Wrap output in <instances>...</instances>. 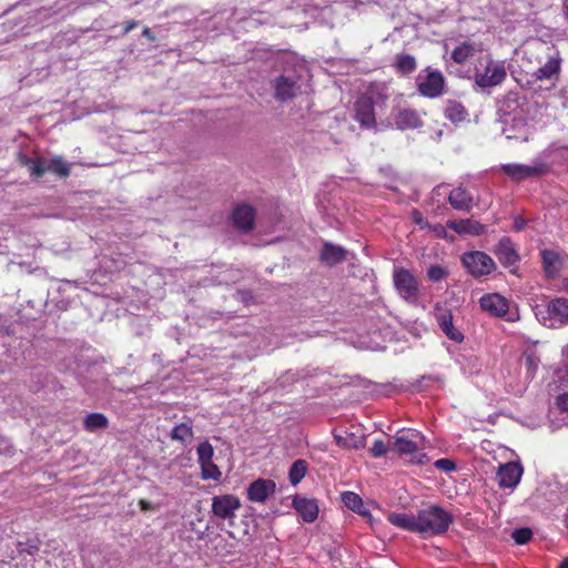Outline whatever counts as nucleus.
Instances as JSON below:
<instances>
[{"label": "nucleus", "instance_id": "nucleus-23", "mask_svg": "<svg viewBox=\"0 0 568 568\" xmlns=\"http://www.w3.org/2000/svg\"><path fill=\"white\" fill-rule=\"evenodd\" d=\"M495 254L504 266L515 265L519 258L516 248L509 237H503L499 241L495 250Z\"/></svg>", "mask_w": 568, "mask_h": 568}, {"label": "nucleus", "instance_id": "nucleus-7", "mask_svg": "<svg viewBox=\"0 0 568 568\" xmlns=\"http://www.w3.org/2000/svg\"><path fill=\"white\" fill-rule=\"evenodd\" d=\"M549 170V165L541 160H535L531 164L507 163L501 165V171L516 182L545 175Z\"/></svg>", "mask_w": 568, "mask_h": 568}, {"label": "nucleus", "instance_id": "nucleus-31", "mask_svg": "<svg viewBox=\"0 0 568 568\" xmlns=\"http://www.w3.org/2000/svg\"><path fill=\"white\" fill-rule=\"evenodd\" d=\"M475 52H476V48H475L474 43L464 42L453 50L452 59L456 63L462 64V63L466 62L468 60V58L474 55Z\"/></svg>", "mask_w": 568, "mask_h": 568}, {"label": "nucleus", "instance_id": "nucleus-55", "mask_svg": "<svg viewBox=\"0 0 568 568\" xmlns=\"http://www.w3.org/2000/svg\"><path fill=\"white\" fill-rule=\"evenodd\" d=\"M520 227V223H517L516 229L519 230Z\"/></svg>", "mask_w": 568, "mask_h": 568}, {"label": "nucleus", "instance_id": "nucleus-53", "mask_svg": "<svg viewBox=\"0 0 568 568\" xmlns=\"http://www.w3.org/2000/svg\"><path fill=\"white\" fill-rule=\"evenodd\" d=\"M564 288L568 292V278L564 280Z\"/></svg>", "mask_w": 568, "mask_h": 568}, {"label": "nucleus", "instance_id": "nucleus-16", "mask_svg": "<svg viewBox=\"0 0 568 568\" xmlns=\"http://www.w3.org/2000/svg\"><path fill=\"white\" fill-rule=\"evenodd\" d=\"M480 307L493 316L501 317L507 314L509 302L498 293H488L479 298Z\"/></svg>", "mask_w": 568, "mask_h": 568}, {"label": "nucleus", "instance_id": "nucleus-9", "mask_svg": "<svg viewBox=\"0 0 568 568\" xmlns=\"http://www.w3.org/2000/svg\"><path fill=\"white\" fill-rule=\"evenodd\" d=\"M29 171L36 178L42 176L45 172H52L61 178H67L71 171V164L64 161L61 156H53L50 159L38 158L28 161Z\"/></svg>", "mask_w": 568, "mask_h": 568}, {"label": "nucleus", "instance_id": "nucleus-25", "mask_svg": "<svg viewBox=\"0 0 568 568\" xmlns=\"http://www.w3.org/2000/svg\"><path fill=\"white\" fill-rule=\"evenodd\" d=\"M347 254L348 252L343 246L325 243L320 258L324 264L333 266L346 260Z\"/></svg>", "mask_w": 568, "mask_h": 568}, {"label": "nucleus", "instance_id": "nucleus-48", "mask_svg": "<svg viewBox=\"0 0 568 568\" xmlns=\"http://www.w3.org/2000/svg\"><path fill=\"white\" fill-rule=\"evenodd\" d=\"M432 230L438 237H446L447 235L446 229L443 225H436Z\"/></svg>", "mask_w": 568, "mask_h": 568}, {"label": "nucleus", "instance_id": "nucleus-26", "mask_svg": "<svg viewBox=\"0 0 568 568\" xmlns=\"http://www.w3.org/2000/svg\"><path fill=\"white\" fill-rule=\"evenodd\" d=\"M544 268L548 277H556L562 266L564 257L560 253L551 250H544L541 252Z\"/></svg>", "mask_w": 568, "mask_h": 568}, {"label": "nucleus", "instance_id": "nucleus-1", "mask_svg": "<svg viewBox=\"0 0 568 568\" xmlns=\"http://www.w3.org/2000/svg\"><path fill=\"white\" fill-rule=\"evenodd\" d=\"M388 99L386 88L381 84H372L363 92L354 103V119L363 129H375V106H381Z\"/></svg>", "mask_w": 568, "mask_h": 568}, {"label": "nucleus", "instance_id": "nucleus-10", "mask_svg": "<svg viewBox=\"0 0 568 568\" xmlns=\"http://www.w3.org/2000/svg\"><path fill=\"white\" fill-rule=\"evenodd\" d=\"M288 64V58L286 57V65ZM286 73L288 68L286 67ZM294 74H286V98L296 97L300 93L306 92L310 88V70L305 62H297L293 67Z\"/></svg>", "mask_w": 568, "mask_h": 568}, {"label": "nucleus", "instance_id": "nucleus-28", "mask_svg": "<svg viewBox=\"0 0 568 568\" xmlns=\"http://www.w3.org/2000/svg\"><path fill=\"white\" fill-rule=\"evenodd\" d=\"M449 204L459 211H470L473 207V196L464 189L453 190L448 196Z\"/></svg>", "mask_w": 568, "mask_h": 568}, {"label": "nucleus", "instance_id": "nucleus-2", "mask_svg": "<svg viewBox=\"0 0 568 568\" xmlns=\"http://www.w3.org/2000/svg\"><path fill=\"white\" fill-rule=\"evenodd\" d=\"M426 447L424 435L416 429L397 432L392 449L400 456L409 457L416 464H424L428 457L423 450Z\"/></svg>", "mask_w": 568, "mask_h": 568}, {"label": "nucleus", "instance_id": "nucleus-11", "mask_svg": "<svg viewBox=\"0 0 568 568\" xmlns=\"http://www.w3.org/2000/svg\"><path fill=\"white\" fill-rule=\"evenodd\" d=\"M394 285L398 294L406 301L415 303L419 295L416 277L405 268H396L393 274Z\"/></svg>", "mask_w": 568, "mask_h": 568}, {"label": "nucleus", "instance_id": "nucleus-51", "mask_svg": "<svg viewBox=\"0 0 568 568\" xmlns=\"http://www.w3.org/2000/svg\"><path fill=\"white\" fill-rule=\"evenodd\" d=\"M559 568H568V557L565 558L561 564L559 565Z\"/></svg>", "mask_w": 568, "mask_h": 568}, {"label": "nucleus", "instance_id": "nucleus-38", "mask_svg": "<svg viewBox=\"0 0 568 568\" xmlns=\"http://www.w3.org/2000/svg\"><path fill=\"white\" fill-rule=\"evenodd\" d=\"M523 363L527 369V374L532 377L539 366L540 359L535 352H525Z\"/></svg>", "mask_w": 568, "mask_h": 568}, {"label": "nucleus", "instance_id": "nucleus-52", "mask_svg": "<svg viewBox=\"0 0 568 568\" xmlns=\"http://www.w3.org/2000/svg\"><path fill=\"white\" fill-rule=\"evenodd\" d=\"M565 14L568 19V0H565Z\"/></svg>", "mask_w": 568, "mask_h": 568}, {"label": "nucleus", "instance_id": "nucleus-13", "mask_svg": "<svg viewBox=\"0 0 568 568\" xmlns=\"http://www.w3.org/2000/svg\"><path fill=\"white\" fill-rule=\"evenodd\" d=\"M292 508L296 511L298 518L304 523H314L320 513L318 503L315 498H308L303 495H295L292 499Z\"/></svg>", "mask_w": 568, "mask_h": 568}, {"label": "nucleus", "instance_id": "nucleus-41", "mask_svg": "<svg viewBox=\"0 0 568 568\" xmlns=\"http://www.w3.org/2000/svg\"><path fill=\"white\" fill-rule=\"evenodd\" d=\"M427 275L430 281L438 282L447 276V271L439 265H433L429 267Z\"/></svg>", "mask_w": 568, "mask_h": 568}, {"label": "nucleus", "instance_id": "nucleus-56", "mask_svg": "<svg viewBox=\"0 0 568 568\" xmlns=\"http://www.w3.org/2000/svg\"><path fill=\"white\" fill-rule=\"evenodd\" d=\"M520 227V223H517L516 229L519 230Z\"/></svg>", "mask_w": 568, "mask_h": 568}, {"label": "nucleus", "instance_id": "nucleus-50", "mask_svg": "<svg viewBox=\"0 0 568 568\" xmlns=\"http://www.w3.org/2000/svg\"><path fill=\"white\" fill-rule=\"evenodd\" d=\"M142 33H143V36H144V37H146L148 39H150V40H154V37H153V34H152V32H151V30H150L149 28H144V30H143V32H142Z\"/></svg>", "mask_w": 568, "mask_h": 568}, {"label": "nucleus", "instance_id": "nucleus-46", "mask_svg": "<svg viewBox=\"0 0 568 568\" xmlns=\"http://www.w3.org/2000/svg\"><path fill=\"white\" fill-rule=\"evenodd\" d=\"M139 505H140V507H141V509L143 511H149V510H155L156 509V507L153 504H151L150 501H148L145 499H141L139 501Z\"/></svg>", "mask_w": 568, "mask_h": 568}, {"label": "nucleus", "instance_id": "nucleus-18", "mask_svg": "<svg viewBox=\"0 0 568 568\" xmlns=\"http://www.w3.org/2000/svg\"><path fill=\"white\" fill-rule=\"evenodd\" d=\"M523 467L519 463L501 465L497 471V480L503 488H515L521 478Z\"/></svg>", "mask_w": 568, "mask_h": 568}, {"label": "nucleus", "instance_id": "nucleus-29", "mask_svg": "<svg viewBox=\"0 0 568 568\" xmlns=\"http://www.w3.org/2000/svg\"><path fill=\"white\" fill-rule=\"evenodd\" d=\"M561 59L559 54L549 55L547 62L535 72L537 80H548L557 75L560 71Z\"/></svg>", "mask_w": 568, "mask_h": 568}, {"label": "nucleus", "instance_id": "nucleus-24", "mask_svg": "<svg viewBox=\"0 0 568 568\" xmlns=\"http://www.w3.org/2000/svg\"><path fill=\"white\" fill-rule=\"evenodd\" d=\"M437 323L444 334L456 343H462L464 339L463 333L454 326L453 315L447 310H442L437 315Z\"/></svg>", "mask_w": 568, "mask_h": 568}, {"label": "nucleus", "instance_id": "nucleus-44", "mask_svg": "<svg viewBox=\"0 0 568 568\" xmlns=\"http://www.w3.org/2000/svg\"><path fill=\"white\" fill-rule=\"evenodd\" d=\"M561 356H562L561 363H562L564 368H558L556 371V374L558 372H561V376L567 377V374H568V344L562 348Z\"/></svg>", "mask_w": 568, "mask_h": 568}, {"label": "nucleus", "instance_id": "nucleus-37", "mask_svg": "<svg viewBox=\"0 0 568 568\" xmlns=\"http://www.w3.org/2000/svg\"><path fill=\"white\" fill-rule=\"evenodd\" d=\"M197 463H204L212 460L214 457V448L207 440H204L199 444L196 448Z\"/></svg>", "mask_w": 568, "mask_h": 568}, {"label": "nucleus", "instance_id": "nucleus-21", "mask_svg": "<svg viewBox=\"0 0 568 568\" xmlns=\"http://www.w3.org/2000/svg\"><path fill=\"white\" fill-rule=\"evenodd\" d=\"M387 520L399 529L419 534L418 513L416 515L407 513H389L387 515Z\"/></svg>", "mask_w": 568, "mask_h": 568}, {"label": "nucleus", "instance_id": "nucleus-33", "mask_svg": "<svg viewBox=\"0 0 568 568\" xmlns=\"http://www.w3.org/2000/svg\"><path fill=\"white\" fill-rule=\"evenodd\" d=\"M557 377L560 381L561 385L568 388V373L567 377H565L561 376V372H558ZM555 406L559 413L568 415V389H565L561 394H559L556 397Z\"/></svg>", "mask_w": 568, "mask_h": 568}, {"label": "nucleus", "instance_id": "nucleus-22", "mask_svg": "<svg viewBox=\"0 0 568 568\" xmlns=\"http://www.w3.org/2000/svg\"><path fill=\"white\" fill-rule=\"evenodd\" d=\"M447 227L455 231L458 234L465 235H481L486 232V226L479 223L476 220L466 219V220H458V221H448Z\"/></svg>", "mask_w": 568, "mask_h": 568}, {"label": "nucleus", "instance_id": "nucleus-34", "mask_svg": "<svg viewBox=\"0 0 568 568\" xmlns=\"http://www.w3.org/2000/svg\"><path fill=\"white\" fill-rule=\"evenodd\" d=\"M445 115L452 122L458 123L465 120L467 112L459 102L450 101L445 109Z\"/></svg>", "mask_w": 568, "mask_h": 568}, {"label": "nucleus", "instance_id": "nucleus-32", "mask_svg": "<svg viewBox=\"0 0 568 568\" xmlns=\"http://www.w3.org/2000/svg\"><path fill=\"white\" fill-rule=\"evenodd\" d=\"M201 468V478L204 480L220 481L222 478V471L217 465L212 460L199 464Z\"/></svg>", "mask_w": 568, "mask_h": 568}, {"label": "nucleus", "instance_id": "nucleus-39", "mask_svg": "<svg viewBox=\"0 0 568 568\" xmlns=\"http://www.w3.org/2000/svg\"><path fill=\"white\" fill-rule=\"evenodd\" d=\"M397 69L404 73H410L416 68V61L414 57L409 54L399 55L397 58Z\"/></svg>", "mask_w": 568, "mask_h": 568}, {"label": "nucleus", "instance_id": "nucleus-20", "mask_svg": "<svg viewBox=\"0 0 568 568\" xmlns=\"http://www.w3.org/2000/svg\"><path fill=\"white\" fill-rule=\"evenodd\" d=\"M234 225L244 232H248L254 226L255 211L251 205H237L232 214Z\"/></svg>", "mask_w": 568, "mask_h": 568}, {"label": "nucleus", "instance_id": "nucleus-54", "mask_svg": "<svg viewBox=\"0 0 568 568\" xmlns=\"http://www.w3.org/2000/svg\"><path fill=\"white\" fill-rule=\"evenodd\" d=\"M505 132H507V130H505ZM506 136H507L508 139L514 138V135H511V134H509V133H506Z\"/></svg>", "mask_w": 568, "mask_h": 568}, {"label": "nucleus", "instance_id": "nucleus-19", "mask_svg": "<svg viewBox=\"0 0 568 568\" xmlns=\"http://www.w3.org/2000/svg\"><path fill=\"white\" fill-rule=\"evenodd\" d=\"M336 444L345 449H359L365 446V435L358 429H344L334 434Z\"/></svg>", "mask_w": 568, "mask_h": 568}, {"label": "nucleus", "instance_id": "nucleus-49", "mask_svg": "<svg viewBox=\"0 0 568 568\" xmlns=\"http://www.w3.org/2000/svg\"><path fill=\"white\" fill-rule=\"evenodd\" d=\"M138 26V22L134 20L126 21L124 24V33H129L131 30H133Z\"/></svg>", "mask_w": 568, "mask_h": 568}, {"label": "nucleus", "instance_id": "nucleus-36", "mask_svg": "<svg viewBox=\"0 0 568 568\" xmlns=\"http://www.w3.org/2000/svg\"><path fill=\"white\" fill-rule=\"evenodd\" d=\"M108 426V418L100 413L89 414L84 419L85 429L93 432Z\"/></svg>", "mask_w": 568, "mask_h": 568}, {"label": "nucleus", "instance_id": "nucleus-14", "mask_svg": "<svg viewBox=\"0 0 568 568\" xmlns=\"http://www.w3.org/2000/svg\"><path fill=\"white\" fill-rule=\"evenodd\" d=\"M418 91L427 98H436L444 89V77L439 71H429L426 75L417 79Z\"/></svg>", "mask_w": 568, "mask_h": 568}, {"label": "nucleus", "instance_id": "nucleus-43", "mask_svg": "<svg viewBox=\"0 0 568 568\" xmlns=\"http://www.w3.org/2000/svg\"><path fill=\"white\" fill-rule=\"evenodd\" d=\"M434 465L437 469H440L446 473L452 471L456 468V464L452 459H448V458L438 459L435 462Z\"/></svg>", "mask_w": 568, "mask_h": 568}, {"label": "nucleus", "instance_id": "nucleus-40", "mask_svg": "<svg viewBox=\"0 0 568 568\" xmlns=\"http://www.w3.org/2000/svg\"><path fill=\"white\" fill-rule=\"evenodd\" d=\"M532 532L529 528H519L513 532V538L517 545H524L530 540Z\"/></svg>", "mask_w": 568, "mask_h": 568}, {"label": "nucleus", "instance_id": "nucleus-15", "mask_svg": "<svg viewBox=\"0 0 568 568\" xmlns=\"http://www.w3.org/2000/svg\"><path fill=\"white\" fill-rule=\"evenodd\" d=\"M276 485L271 479L258 478L252 481L247 489V499L252 503L263 504L274 495Z\"/></svg>", "mask_w": 568, "mask_h": 568}, {"label": "nucleus", "instance_id": "nucleus-42", "mask_svg": "<svg viewBox=\"0 0 568 568\" xmlns=\"http://www.w3.org/2000/svg\"><path fill=\"white\" fill-rule=\"evenodd\" d=\"M387 452L388 448L383 440H375L371 448V453L375 458L385 456Z\"/></svg>", "mask_w": 568, "mask_h": 568}, {"label": "nucleus", "instance_id": "nucleus-4", "mask_svg": "<svg viewBox=\"0 0 568 568\" xmlns=\"http://www.w3.org/2000/svg\"><path fill=\"white\" fill-rule=\"evenodd\" d=\"M418 523L420 535H440L448 530L453 515L439 506L432 505L418 511Z\"/></svg>", "mask_w": 568, "mask_h": 568}, {"label": "nucleus", "instance_id": "nucleus-12", "mask_svg": "<svg viewBox=\"0 0 568 568\" xmlns=\"http://www.w3.org/2000/svg\"><path fill=\"white\" fill-rule=\"evenodd\" d=\"M241 508L239 497L225 494L214 496L212 498V513L215 517L223 520H232L235 518L236 511Z\"/></svg>", "mask_w": 568, "mask_h": 568}, {"label": "nucleus", "instance_id": "nucleus-35", "mask_svg": "<svg viewBox=\"0 0 568 568\" xmlns=\"http://www.w3.org/2000/svg\"><path fill=\"white\" fill-rule=\"evenodd\" d=\"M193 437V429L190 424L181 423L173 427L171 438L183 444L190 442Z\"/></svg>", "mask_w": 568, "mask_h": 568}, {"label": "nucleus", "instance_id": "nucleus-6", "mask_svg": "<svg viewBox=\"0 0 568 568\" xmlns=\"http://www.w3.org/2000/svg\"><path fill=\"white\" fill-rule=\"evenodd\" d=\"M507 75L504 61L488 59L484 68H477L474 74L475 84L480 89L499 85Z\"/></svg>", "mask_w": 568, "mask_h": 568}, {"label": "nucleus", "instance_id": "nucleus-17", "mask_svg": "<svg viewBox=\"0 0 568 568\" xmlns=\"http://www.w3.org/2000/svg\"><path fill=\"white\" fill-rule=\"evenodd\" d=\"M341 499L349 510L364 517L372 527L374 526L375 519L371 514L368 504H366L358 494L354 491H344L341 495Z\"/></svg>", "mask_w": 568, "mask_h": 568}, {"label": "nucleus", "instance_id": "nucleus-8", "mask_svg": "<svg viewBox=\"0 0 568 568\" xmlns=\"http://www.w3.org/2000/svg\"><path fill=\"white\" fill-rule=\"evenodd\" d=\"M462 263L474 277L491 274L496 270L495 261L485 252L470 251L462 255Z\"/></svg>", "mask_w": 568, "mask_h": 568}, {"label": "nucleus", "instance_id": "nucleus-27", "mask_svg": "<svg viewBox=\"0 0 568 568\" xmlns=\"http://www.w3.org/2000/svg\"><path fill=\"white\" fill-rule=\"evenodd\" d=\"M395 124L399 130L416 129L422 125V120L416 111L405 109L395 115Z\"/></svg>", "mask_w": 568, "mask_h": 568}, {"label": "nucleus", "instance_id": "nucleus-45", "mask_svg": "<svg viewBox=\"0 0 568 568\" xmlns=\"http://www.w3.org/2000/svg\"><path fill=\"white\" fill-rule=\"evenodd\" d=\"M284 81V75H280L276 79V87H275V97L278 101L284 100V92L282 90V82Z\"/></svg>", "mask_w": 568, "mask_h": 568}, {"label": "nucleus", "instance_id": "nucleus-3", "mask_svg": "<svg viewBox=\"0 0 568 568\" xmlns=\"http://www.w3.org/2000/svg\"><path fill=\"white\" fill-rule=\"evenodd\" d=\"M501 121L514 126H525L530 111V103L517 92L507 93L498 108Z\"/></svg>", "mask_w": 568, "mask_h": 568}, {"label": "nucleus", "instance_id": "nucleus-30", "mask_svg": "<svg viewBox=\"0 0 568 568\" xmlns=\"http://www.w3.org/2000/svg\"><path fill=\"white\" fill-rule=\"evenodd\" d=\"M308 470V463L304 459H296L288 469V480L293 486L298 485Z\"/></svg>", "mask_w": 568, "mask_h": 568}, {"label": "nucleus", "instance_id": "nucleus-5", "mask_svg": "<svg viewBox=\"0 0 568 568\" xmlns=\"http://www.w3.org/2000/svg\"><path fill=\"white\" fill-rule=\"evenodd\" d=\"M537 318L547 327L559 328L568 324V298L556 297L545 308H535Z\"/></svg>", "mask_w": 568, "mask_h": 568}, {"label": "nucleus", "instance_id": "nucleus-47", "mask_svg": "<svg viewBox=\"0 0 568 568\" xmlns=\"http://www.w3.org/2000/svg\"><path fill=\"white\" fill-rule=\"evenodd\" d=\"M413 219H414V221H415L417 224H419V225H420V227H422V229H424V227H427V226H428V225H427V223H426V222H424V220H423V216H422L420 212H418V211H414V212H413Z\"/></svg>", "mask_w": 568, "mask_h": 568}]
</instances>
